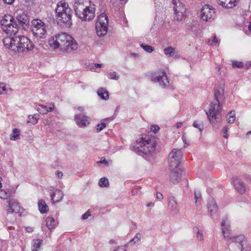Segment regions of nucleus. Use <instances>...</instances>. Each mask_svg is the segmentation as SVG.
Wrapping results in <instances>:
<instances>
[{"label": "nucleus", "mask_w": 251, "mask_h": 251, "mask_svg": "<svg viewBox=\"0 0 251 251\" xmlns=\"http://www.w3.org/2000/svg\"><path fill=\"white\" fill-rule=\"evenodd\" d=\"M38 115L34 114L33 115H30L28 117L27 123H31L33 125H35L38 122Z\"/></svg>", "instance_id": "nucleus-34"}, {"label": "nucleus", "mask_w": 251, "mask_h": 251, "mask_svg": "<svg viewBox=\"0 0 251 251\" xmlns=\"http://www.w3.org/2000/svg\"><path fill=\"white\" fill-rule=\"evenodd\" d=\"M241 247V251H251V246L247 241L245 242Z\"/></svg>", "instance_id": "nucleus-39"}, {"label": "nucleus", "mask_w": 251, "mask_h": 251, "mask_svg": "<svg viewBox=\"0 0 251 251\" xmlns=\"http://www.w3.org/2000/svg\"><path fill=\"white\" fill-rule=\"evenodd\" d=\"M31 30L33 35L38 38H45L47 35L46 26L44 22L38 19L31 22Z\"/></svg>", "instance_id": "nucleus-7"}, {"label": "nucleus", "mask_w": 251, "mask_h": 251, "mask_svg": "<svg viewBox=\"0 0 251 251\" xmlns=\"http://www.w3.org/2000/svg\"><path fill=\"white\" fill-rule=\"evenodd\" d=\"M232 67L233 68H242L243 67V63L242 62L233 61L232 62Z\"/></svg>", "instance_id": "nucleus-43"}, {"label": "nucleus", "mask_w": 251, "mask_h": 251, "mask_svg": "<svg viewBox=\"0 0 251 251\" xmlns=\"http://www.w3.org/2000/svg\"><path fill=\"white\" fill-rule=\"evenodd\" d=\"M74 9L75 14L82 21H90L95 17L96 6L90 0H75Z\"/></svg>", "instance_id": "nucleus-2"}, {"label": "nucleus", "mask_w": 251, "mask_h": 251, "mask_svg": "<svg viewBox=\"0 0 251 251\" xmlns=\"http://www.w3.org/2000/svg\"><path fill=\"white\" fill-rule=\"evenodd\" d=\"M156 198L159 201H161L163 198V195L160 193L157 192L156 193Z\"/></svg>", "instance_id": "nucleus-55"}, {"label": "nucleus", "mask_w": 251, "mask_h": 251, "mask_svg": "<svg viewBox=\"0 0 251 251\" xmlns=\"http://www.w3.org/2000/svg\"><path fill=\"white\" fill-rule=\"evenodd\" d=\"M9 196L8 193L4 190L0 189V198L6 199Z\"/></svg>", "instance_id": "nucleus-42"}, {"label": "nucleus", "mask_w": 251, "mask_h": 251, "mask_svg": "<svg viewBox=\"0 0 251 251\" xmlns=\"http://www.w3.org/2000/svg\"><path fill=\"white\" fill-rule=\"evenodd\" d=\"M64 194L63 192L58 189L55 190L51 194V200L53 203L59 202L63 198Z\"/></svg>", "instance_id": "nucleus-23"}, {"label": "nucleus", "mask_w": 251, "mask_h": 251, "mask_svg": "<svg viewBox=\"0 0 251 251\" xmlns=\"http://www.w3.org/2000/svg\"><path fill=\"white\" fill-rule=\"evenodd\" d=\"M17 19L19 23L22 25H27L29 24V19L28 16L25 13L20 14L17 16Z\"/></svg>", "instance_id": "nucleus-25"}, {"label": "nucleus", "mask_w": 251, "mask_h": 251, "mask_svg": "<svg viewBox=\"0 0 251 251\" xmlns=\"http://www.w3.org/2000/svg\"><path fill=\"white\" fill-rule=\"evenodd\" d=\"M55 175L58 178H61L63 176V173L60 171H57L55 173Z\"/></svg>", "instance_id": "nucleus-56"}, {"label": "nucleus", "mask_w": 251, "mask_h": 251, "mask_svg": "<svg viewBox=\"0 0 251 251\" xmlns=\"http://www.w3.org/2000/svg\"><path fill=\"white\" fill-rule=\"evenodd\" d=\"M5 86L4 85V84H1L0 85V94H5L6 93V91H5Z\"/></svg>", "instance_id": "nucleus-52"}, {"label": "nucleus", "mask_w": 251, "mask_h": 251, "mask_svg": "<svg viewBox=\"0 0 251 251\" xmlns=\"http://www.w3.org/2000/svg\"><path fill=\"white\" fill-rule=\"evenodd\" d=\"M141 47L148 52H151L154 50L153 47L149 45L141 44Z\"/></svg>", "instance_id": "nucleus-41"}, {"label": "nucleus", "mask_w": 251, "mask_h": 251, "mask_svg": "<svg viewBox=\"0 0 251 251\" xmlns=\"http://www.w3.org/2000/svg\"><path fill=\"white\" fill-rule=\"evenodd\" d=\"M17 39L18 42L17 49L16 50V51L19 52H28L33 49L34 45L27 37L24 36H17Z\"/></svg>", "instance_id": "nucleus-9"}, {"label": "nucleus", "mask_w": 251, "mask_h": 251, "mask_svg": "<svg viewBox=\"0 0 251 251\" xmlns=\"http://www.w3.org/2000/svg\"><path fill=\"white\" fill-rule=\"evenodd\" d=\"M182 139L183 142L185 143V144H186V136H185L184 134L182 135Z\"/></svg>", "instance_id": "nucleus-62"}, {"label": "nucleus", "mask_w": 251, "mask_h": 251, "mask_svg": "<svg viewBox=\"0 0 251 251\" xmlns=\"http://www.w3.org/2000/svg\"><path fill=\"white\" fill-rule=\"evenodd\" d=\"M44 123L45 125H49L50 121L48 119H45L44 121Z\"/></svg>", "instance_id": "nucleus-63"}, {"label": "nucleus", "mask_w": 251, "mask_h": 251, "mask_svg": "<svg viewBox=\"0 0 251 251\" xmlns=\"http://www.w3.org/2000/svg\"><path fill=\"white\" fill-rule=\"evenodd\" d=\"M224 90L222 88H216L214 90V101H219L223 97Z\"/></svg>", "instance_id": "nucleus-30"}, {"label": "nucleus", "mask_w": 251, "mask_h": 251, "mask_svg": "<svg viewBox=\"0 0 251 251\" xmlns=\"http://www.w3.org/2000/svg\"><path fill=\"white\" fill-rule=\"evenodd\" d=\"M75 120L76 124L80 127L86 126L89 124L87 117L83 114L76 115Z\"/></svg>", "instance_id": "nucleus-19"}, {"label": "nucleus", "mask_w": 251, "mask_h": 251, "mask_svg": "<svg viewBox=\"0 0 251 251\" xmlns=\"http://www.w3.org/2000/svg\"><path fill=\"white\" fill-rule=\"evenodd\" d=\"M175 11L174 19L177 21H182L186 12L185 4L180 0H173Z\"/></svg>", "instance_id": "nucleus-11"}, {"label": "nucleus", "mask_w": 251, "mask_h": 251, "mask_svg": "<svg viewBox=\"0 0 251 251\" xmlns=\"http://www.w3.org/2000/svg\"><path fill=\"white\" fill-rule=\"evenodd\" d=\"M182 155L183 153L181 149H173L169 154V167L173 169L178 167L181 160Z\"/></svg>", "instance_id": "nucleus-10"}, {"label": "nucleus", "mask_w": 251, "mask_h": 251, "mask_svg": "<svg viewBox=\"0 0 251 251\" xmlns=\"http://www.w3.org/2000/svg\"><path fill=\"white\" fill-rule=\"evenodd\" d=\"M168 207L173 211H178L179 210L177 202L174 197H171L168 199Z\"/></svg>", "instance_id": "nucleus-26"}, {"label": "nucleus", "mask_w": 251, "mask_h": 251, "mask_svg": "<svg viewBox=\"0 0 251 251\" xmlns=\"http://www.w3.org/2000/svg\"><path fill=\"white\" fill-rule=\"evenodd\" d=\"M182 122H177L176 123V126L177 128H179L182 126Z\"/></svg>", "instance_id": "nucleus-59"}, {"label": "nucleus", "mask_w": 251, "mask_h": 251, "mask_svg": "<svg viewBox=\"0 0 251 251\" xmlns=\"http://www.w3.org/2000/svg\"><path fill=\"white\" fill-rule=\"evenodd\" d=\"M94 67L95 68H100L102 66V64H98V63H96V64H94Z\"/></svg>", "instance_id": "nucleus-61"}, {"label": "nucleus", "mask_w": 251, "mask_h": 251, "mask_svg": "<svg viewBox=\"0 0 251 251\" xmlns=\"http://www.w3.org/2000/svg\"><path fill=\"white\" fill-rule=\"evenodd\" d=\"M72 9H67L63 14L56 15L58 24L62 26H70L72 24Z\"/></svg>", "instance_id": "nucleus-13"}, {"label": "nucleus", "mask_w": 251, "mask_h": 251, "mask_svg": "<svg viewBox=\"0 0 251 251\" xmlns=\"http://www.w3.org/2000/svg\"><path fill=\"white\" fill-rule=\"evenodd\" d=\"M197 238L200 241H202L203 239V234L200 230H198L197 233Z\"/></svg>", "instance_id": "nucleus-50"}, {"label": "nucleus", "mask_w": 251, "mask_h": 251, "mask_svg": "<svg viewBox=\"0 0 251 251\" xmlns=\"http://www.w3.org/2000/svg\"><path fill=\"white\" fill-rule=\"evenodd\" d=\"M248 29L249 30L250 33L249 34H251V23L249 25Z\"/></svg>", "instance_id": "nucleus-64"}, {"label": "nucleus", "mask_w": 251, "mask_h": 251, "mask_svg": "<svg viewBox=\"0 0 251 251\" xmlns=\"http://www.w3.org/2000/svg\"><path fill=\"white\" fill-rule=\"evenodd\" d=\"M12 213H8L6 216V225L9 226H11V225L14 223L16 221V218Z\"/></svg>", "instance_id": "nucleus-29"}, {"label": "nucleus", "mask_w": 251, "mask_h": 251, "mask_svg": "<svg viewBox=\"0 0 251 251\" xmlns=\"http://www.w3.org/2000/svg\"><path fill=\"white\" fill-rule=\"evenodd\" d=\"M99 185L100 187H107L109 186V181L107 178L106 177H102L101 178L99 182Z\"/></svg>", "instance_id": "nucleus-35"}, {"label": "nucleus", "mask_w": 251, "mask_h": 251, "mask_svg": "<svg viewBox=\"0 0 251 251\" xmlns=\"http://www.w3.org/2000/svg\"><path fill=\"white\" fill-rule=\"evenodd\" d=\"M42 240L39 239L33 240L32 243L31 250L32 251H37L42 244Z\"/></svg>", "instance_id": "nucleus-32"}, {"label": "nucleus", "mask_w": 251, "mask_h": 251, "mask_svg": "<svg viewBox=\"0 0 251 251\" xmlns=\"http://www.w3.org/2000/svg\"><path fill=\"white\" fill-rule=\"evenodd\" d=\"M2 30L9 35H15L19 30L18 26L13 17L5 15L0 21Z\"/></svg>", "instance_id": "nucleus-5"}, {"label": "nucleus", "mask_w": 251, "mask_h": 251, "mask_svg": "<svg viewBox=\"0 0 251 251\" xmlns=\"http://www.w3.org/2000/svg\"><path fill=\"white\" fill-rule=\"evenodd\" d=\"M19 132L20 131L18 128H14L12 131V133L10 135V140L15 141L17 139V138L20 135Z\"/></svg>", "instance_id": "nucleus-36"}, {"label": "nucleus", "mask_w": 251, "mask_h": 251, "mask_svg": "<svg viewBox=\"0 0 251 251\" xmlns=\"http://www.w3.org/2000/svg\"><path fill=\"white\" fill-rule=\"evenodd\" d=\"M169 180L174 184L177 183L182 178L183 172L178 167L176 168H171L169 167L168 173Z\"/></svg>", "instance_id": "nucleus-15"}, {"label": "nucleus", "mask_w": 251, "mask_h": 251, "mask_svg": "<svg viewBox=\"0 0 251 251\" xmlns=\"http://www.w3.org/2000/svg\"><path fill=\"white\" fill-rule=\"evenodd\" d=\"M54 108V105L53 103L50 104V106L48 107L46 105H39L36 109L41 114H44L47 112L52 111Z\"/></svg>", "instance_id": "nucleus-24"}, {"label": "nucleus", "mask_w": 251, "mask_h": 251, "mask_svg": "<svg viewBox=\"0 0 251 251\" xmlns=\"http://www.w3.org/2000/svg\"><path fill=\"white\" fill-rule=\"evenodd\" d=\"M218 3L223 8L226 9L232 8L235 7L237 3V0H217Z\"/></svg>", "instance_id": "nucleus-18"}, {"label": "nucleus", "mask_w": 251, "mask_h": 251, "mask_svg": "<svg viewBox=\"0 0 251 251\" xmlns=\"http://www.w3.org/2000/svg\"><path fill=\"white\" fill-rule=\"evenodd\" d=\"M229 223V220L227 216H225L223 218L221 226L224 238L227 241L238 243L240 244L241 246H242L245 242L247 241L246 239L243 235L237 236H234L230 229Z\"/></svg>", "instance_id": "nucleus-3"}, {"label": "nucleus", "mask_w": 251, "mask_h": 251, "mask_svg": "<svg viewBox=\"0 0 251 251\" xmlns=\"http://www.w3.org/2000/svg\"><path fill=\"white\" fill-rule=\"evenodd\" d=\"M17 37H5L3 39V43L4 46L13 51H16V50L17 49Z\"/></svg>", "instance_id": "nucleus-16"}, {"label": "nucleus", "mask_w": 251, "mask_h": 251, "mask_svg": "<svg viewBox=\"0 0 251 251\" xmlns=\"http://www.w3.org/2000/svg\"><path fill=\"white\" fill-rule=\"evenodd\" d=\"M21 209V207L16 201L12 200L8 201V208L7 210L8 213H20Z\"/></svg>", "instance_id": "nucleus-17"}, {"label": "nucleus", "mask_w": 251, "mask_h": 251, "mask_svg": "<svg viewBox=\"0 0 251 251\" xmlns=\"http://www.w3.org/2000/svg\"><path fill=\"white\" fill-rule=\"evenodd\" d=\"M208 212L210 216H213L218 211V207L215 201L211 199L207 203Z\"/></svg>", "instance_id": "nucleus-22"}, {"label": "nucleus", "mask_w": 251, "mask_h": 251, "mask_svg": "<svg viewBox=\"0 0 251 251\" xmlns=\"http://www.w3.org/2000/svg\"><path fill=\"white\" fill-rule=\"evenodd\" d=\"M46 225L49 228V230H51L53 229H54L56 223L54 219L50 216H48L46 220Z\"/></svg>", "instance_id": "nucleus-27"}, {"label": "nucleus", "mask_w": 251, "mask_h": 251, "mask_svg": "<svg viewBox=\"0 0 251 251\" xmlns=\"http://www.w3.org/2000/svg\"><path fill=\"white\" fill-rule=\"evenodd\" d=\"M106 127V124L104 123L98 124L97 126V132L101 131L103 129Z\"/></svg>", "instance_id": "nucleus-44"}, {"label": "nucleus", "mask_w": 251, "mask_h": 251, "mask_svg": "<svg viewBox=\"0 0 251 251\" xmlns=\"http://www.w3.org/2000/svg\"><path fill=\"white\" fill-rule=\"evenodd\" d=\"M50 46L54 49H59L63 51L71 52L78 48L77 42L66 32H59L49 40Z\"/></svg>", "instance_id": "nucleus-1"}, {"label": "nucleus", "mask_w": 251, "mask_h": 251, "mask_svg": "<svg viewBox=\"0 0 251 251\" xmlns=\"http://www.w3.org/2000/svg\"><path fill=\"white\" fill-rule=\"evenodd\" d=\"M126 251L125 249L119 247L117 248H116V249H115L113 251Z\"/></svg>", "instance_id": "nucleus-57"}, {"label": "nucleus", "mask_w": 251, "mask_h": 251, "mask_svg": "<svg viewBox=\"0 0 251 251\" xmlns=\"http://www.w3.org/2000/svg\"><path fill=\"white\" fill-rule=\"evenodd\" d=\"M141 235L140 233H137L135 237L131 240H130V242L134 241V243L138 242L140 240Z\"/></svg>", "instance_id": "nucleus-47"}, {"label": "nucleus", "mask_w": 251, "mask_h": 251, "mask_svg": "<svg viewBox=\"0 0 251 251\" xmlns=\"http://www.w3.org/2000/svg\"><path fill=\"white\" fill-rule=\"evenodd\" d=\"M110 76L111 79H115V80H118L119 77V75L115 72L110 73Z\"/></svg>", "instance_id": "nucleus-49"}, {"label": "nucleus", "mask_w": 251, "mask_h": 251, "mask_svg": "<svg viewBox=\"0 0 251 251\" xmlns=\"http://www.w3.org/2000/svg\"><path fill=\"white\" fill-rule=\"evenodd\" d=\"M67 9H71V8L69 7L68 4L65 1H60L58 2L55 10L56 15L63 14Z\"/></svg>", "instance_id": "nucleus-20"}, {"label": "nucleus", "mask_w": 251, "mask_h": 251, "mask_svg": "<svg viewBox=\"0 0 251 251\" xmlns=\"http://www.w3.org/2000/svg\"><path fill=\"white\" fill-rule=\"evenodd\" d=\"M201 16L203 21L210 22L216 17L215 9L209 5H205L201 10Z\"/></svg>", "instance_id": "nucleus-14"}, {"label": "nucleus", "mask_w": 251, "mask_h": 251, "mask_svg": "<svg viewBox=\"0 0 251 251\" xmlns=\"http://www.w3.org/2000/svg\"><path fill=\"white\" fill-rule=\"evenodd\" d=\"M193 126L195 128H198L200 132H201L203 128L202 124L201 123H199L198 121H196L194 122L193 124Z\"/></svg>", "instance_id": "nucleus-40"}, {"label": "nucleus", "mask_w": 251, "mask_h": 251, "mask_svg": "<svg viewBox=\"0 0 251 251\" xmlns=\"http://www.w3.org/2000/svg\"><path fill=\"white\" fill-rule=\"evenodd\" d=\"M208 43L210 45H216L219 43V41L217 39L216 36H214L212 40L210 39L208 40Z\"/></svg>", "instance_id": "nucleus-46"}, {"label": "nucleus", "mask_w": 251, "mask_h": 251, "mask_svg": "<svg viewBox=\"0 0 251 251\" xmlns=\"http://www.w3.org/2000/svg\"><path fill=\"white\" fill-rule=\"evenodd\" d=\"M98 94L103 100H106L109 98L108 92L102 88H100L98 90Z\"/></svg>", "instance_id": "nucleus-31"}, {"label": "nucleus", "mask_w": 251, "mask_h": 251, "mask_svg": "<svg viewBox=\"0 0 251 251\" xmlns=\"http://www.w3.org/2000/svg\"><path fill=\"white\" fill-rule=\"evenodd\" d=\"M227 122L232 124L235 120V114L234 111H230L227 116Z\"/></svg>", "instance_id": "nucleus-37"}, {"label": "nucleus", "mask_w": 251, "mask_h": 251, "mask_svg": "<svg viewBox=\"0 0 251 251\" xmlns=\"http://www.w3.org/2000/svg\"><path fill=\"white\" fill-rule=\"evenodd\" d=\"M90 216V212L89 211H87L86 213H85L84 214H83L82 215V219L83 220H86L87 219L89 216Z\"/></svg>", "instance_id": "nucleus-51"}, {"label": "nucleus", "mask_w": 251, "mask_h": 251, "mask_svg": "<svg viewBox=\"0 0 251 251\" xmlns=\"http://www.w3.org/2000/svg\"><path fill=\"white\" fill-rule=\"evenodd\" d=\"M156 143L154 138L141 137L140 140L136 141L132 147L136 152H142L145 154H149L155 151Z\"/></svg>", "instance_id": "nucleus-4"}, {"label": "nucleus", "mask_w": 251, "mask_h": 251, "mask_svg": "<svg viewBox=\"0 0 251 251\" xmlns=\"http://www.w3.org/2000/svg\"><path fill=\"white\" fill-rule=\"evenodd\" d=\"M227 131H228L227 127H226V126L224 127L223 128V133H224V137L225 138L227 137Z\"/></svg>", "instance_id": "nucleus-54"}, {"label": "nucleus", "mask_w": 251, "mask_h": 251, "mask_svg": "<svg viewBox=\"0 0 251 251\" xmlns=\"http://www.w3.org/2000/svg\"><path fill=\"white\" fill-rule=\"evenodd\" d=\"M159 129V127L156 125H152L151 127V131L154 133H156Z\"/></svg>", "instance_id": "nucleus-48"}, {"label": "nucleus", "mask_w": 251, "mask_h": 251, "mask_svg": "<svg viewBox=\"0 0 251 251\" xmlns=\"http://www.w3.org/2000/svg\"><path fill=\"white\" fill-rule=\"evenodd\" d=\"M234 186L235 189L240 194H244L246 191V187L244 182L240 179L236 178L233 180Z\"/></svg>", "instance_id": "nucleus-21"}, {"label": "nucleus", "mask_w": 251, "mask_h": 251, "mask_svg": "<svg viewBox=\"0 0 251 251\" xmlns=\"http://www.w3.org/2000/svg\"><path fill=\"white\" fill-rule=\"evenodd\" d=\"M154 205V203L153 202H149L147 204V207H150V206H153Z\"/></svg>", "instance_id": "nucleus-60"}, {"label": "nucleus", "mask_w": 251, "mask_h": 251, "mask_svg": "<svg viewBox=\"0 0 251 251\" xmlns=\"http://www.w3.org/2000/svg\"><path fill=\"white\" fill-rule=\"evenodd\" d=\"M38 204L39 209L41 213H45L48 211V206L44 201L40 200L39 201Z\"/></svg>", "instance_id": "nucleus-28"}, {"label": "nucleus", "mask_w": 251, "mask_h": 251, "mask_svg": "<svg viewBox=\"0 0 251 251\" xmlns=\"http://www.w3.org/2000/svg\"><path fill=\"white\" fill-rule=\"evenodd\" d=\"M195 202L197 205L201 204V195L200 191H195Z\"/></svg>", "instance_id": "nucleus-38"}, {"label": "nucleus", "mask_w": 251, "mask_h": 251, "mask_svg": "<svg viewBox=\"0 0 251 251\" xmlns=\"http://www.w3.org/2000/svg\"><path fill=\"white\" fill-rule=\"evenodd\" d=\"M98 163L100 164H104L106 166L108 165V162L104 158H101V160Z\"/></svg>", "instance_id": "nucleus-53"}, {"label": "nucleus", "mask_w": 251, "mask_h": 251, "mask_svg": "<svg viewBox=\"0 0 251 251\" xmlns=\"http://www.w3.org/2000/svg\"><path fill=\"white\" fill-rule=\"evenodd\" d=\"M164 53L168 57H172L175 55V49L172 47H169L164 49Z\"/></svg>", "instance_id": "nucleus-33"}, {"label": "nucleus", "mask_w": 251, "mask_h": 251, "mask_svg": "<svg viewBox=\"0 0 251 251\" xmlns=\"http://www.w3.org/2000/svg\"><path fill=\"white\" fill-rule=\"evenodd\" d=\"M108 20L107 16L104 13L100 14L98 17L96 23V30L97 35L103 37L107 33Z\"/></svg>", "instance_id": "nucleus-6"}, {"label": "nucleus", "mask_w": 251, "mask_h": 251, "mask_svg": "<svg viewBox=\"0 0 251 251\" xmlns=\"http://www.w3.org/2000/svg\"><path fill=\"white\" fill-rule=\"evenodd\" d=\"M3 0L6 3L8 4H11L13 3V2H14V1L15 0Z\"/></svg>", "instance_id": "nucleus-58"}, {"label": "nucleus", "mask_w": 251, "mask_h": 251, "mask_svg": "<svg viewBox=\"0 0 251 251\" xmlns=\"http://www.w3.org/2000/svg\"><path fill=\"white\" fill-rule=\"evenodd\" d=\"M151 80L156 83H158L162 87L168 86L169 83L166 73L161 70L155 72L151 76Z\"/></svg>", "instance_id": "nucleus-12"}, {"label": "nucleus", "mask_w": 251, "mask_h": 251, "mask_svg": "<svg viewBox=\"0 0 251 251\" xmlns=\"http://www.w3.org/2000/svg\"><path fill=\"white\" fill-rule=\"evenodd\" d=\"M221 109L222 107L219 101H213L210 103L206 114L211 123H214L219 118Z\"/></svg>", "instance_id": "nucleus-8"}, {"label": "nucleus", "mask_w": 251, "mask_h": 251, "mask_svg": "<svg viewBox=\"0 0 251 251\" xmlns=\"http://www.w3.org/2000/svg\"><path fill=\"white\" fill-rule=\"evenodd\" d=\"M141 189V187L140 186H138L137 187L133 189L131 191V194L133 196H136L141 193L140 190Z\"/></svg>", "instance_id": "nucleus-45"}]
</instances>
